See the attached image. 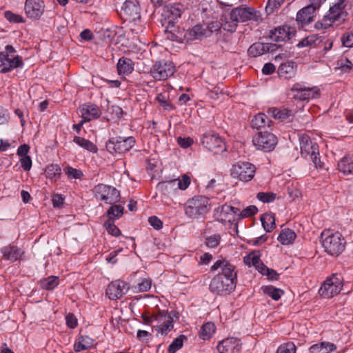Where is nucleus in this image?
Wrapping results in <instances>:
<instances>
[{
    "instance_id": "nucleus-1",
    "label": "nucleus",
    "mask_w": 353,
    "mask_h": 353,
    "mask_svg": "<svg viewBox=\"0 0 353 353\" xmlns=\"http://www.w3.org/2000/svg\"><path fill=\"white\" fill-rule=\"evenodd\" d=\"M347 0H336L323 18L316 23V28L326 29L343 23L347 16Z\"/></svg>"
},
{
    "instance_id": "nucleus-2",
    "label": "nucleus",
    "mask_w": 353,
    "mask_h": 353,
    "mask_svg": "<svg viewBox=\"0 0 353 353\" xmlns=\"http://www.w3.org/2000/svg\"><path fill=\"white\" fill-rule=\"evenodd\" d=\"M210 210V199L205 196H196L189 199L184 207L185 214L192 219H199Z\"/></svg>"
},
{
    "instance_id": "nucleus-3",
    "label": "nucleus",
    "mask_w": 353,
    "mask_h": 353,
    "mask_svg": "<svg viewBox=\"0 0 353 353\" xmlns=\"http://www.w3.org/2000/svg\"><path fill=\"white\" fill-rule=\"evenodd\" d=\"M321 236L322 246L328 254L336 256L344 250L345 241L340 232L323 231Z\"/></svg>"
},
{
    "instance_id": "nucleus-4",
    "label": "nucleus",
    "mask_w": 353,
    "mask_h": 353,
    "mask_svg": "<svg viewBox=\"0 0 353 353\" xmlns=\"http://www.w3.org/2000/svg\"><path fill=\"white\" fill-rule=\"evenodd\" d=\"M23 66V58L12 46H6L5 50L0 52L1 73L6 74Z\"/></svg>"
},
{
    "instance_id": "nucleus-5",
    "label": "nucleus",
    "mask_w": 353,
    "mask_h": 353,
    "mask_svg": "<svg viewBox=\"0 0 353 353\" xmlns=\"http://www.w3.org/2000/svg\"><path fill=\"white\" fill-rule=\"evenodd\" d=\"M299 141L301 155L305 159H310L315 168H321L322 164L320 160L318 144L313 142L307 134L301 135Z\"/></svg>"
},
{
    "instance_id": "nucleus-6",
    "label": "nucleus",
    "mask_w": 353,
    "mask_h": 353,
    "mask_svg": "<svg viewBox=\"0 0 353 353\" xmlns=\"http://www.w3.org/2000/svg\"><path fill=\"white\" fill-rule=\"evenodd\" d=\"M236 283L232 279H228L221 275L216 274L210 281V291L217 296H226L230 294L236 289Z\"/></svg>"
},
{
    "instance_id": "nucleus-7",
    "label": "nucleus",
    "mask_w": 353,
    "mask_h": 353,
    "mask_svg": "<svg viewBox=\"0 0 353 353\" xmlns=\"http://www.w3.org/2000/svg\"><path fill=\"white\" fill-rule=\"evenodd\" d=\"M94 197L106 204L112 205L120 201V192L114 187L99 183L93 188Z\"/></svg>"
},
{
    "instance_id": "nucleus-8",
    "label": "nucleus",
    "mask_w": 353,
    "mask_h": 353,
    "mask_svg": "<svg viewBox=\"0 0 353 353\" xmlns=\"http://www.w3.org/2000/svg\"><path fill=\"white\" fill-rule=\"evenodd\" d=\"M172 313V315L168 310H159L154 313V321L157 322L155 330L161 335H167L174 327L173 316L178 318L179 314L174 311Z\"/></svg>"
},
{
    "instance_id": "nucleus-9",
    "label": "nucleus",
    "mask_w": 353,
    "mask_h": 353,
    "mask_svg": "<svg viewBox=\"0 0 353 353\" xmlns=\"http://www.w3.org/2000/svg\"><path fill=\"white\" fill-rule=\"evenodd\" d=\"M134 143L135 139L133 137H111L106 143V148L111 154H122L130 151Z\"/></svg>"
},
{
    "instance_id": "nucleus-10",
    "label": "nucleus",
    "mask_w": 353,
    "mask_h": 353,
    "mask_svg": "<svg viewBox=\"0 0 353 353\" xmlns=\"http://www.w3.org/2000/svg\"><path fill=\"white\" fill-rule=\"evenodd\" d=\"M255 172V165L247 161H239L233 165L230 170L232 177L242 182L251 181L254 178Z\"/></svg>"
},
{
    "instance_id": "nucleus-11",
    "label": "nucleus",
    "mask_w": 353,
    "mask_h": 353,
    "mask_svg": "<svg viewBox=\"0 0 353 353\" xmlns=\"http://www.w3.org/2000/svg\"><path fill=\"white\" fill-rule=\"evenodd\" d=\"M201 142L204 148L215 154L221 153L226 150L223 139L214 131L204 133L201 137Z\"/></svg>"
},
{
    "instance_id": "nucleus-12",
    "label": "nucleus",
    "mask_w": 353,
    "mask_h": 353,
    "mask_svg": "<svg viewBox=\"0 0 353 353\" xmlns=\"http://www.w3.org/2000/svg\"><path fill=\"white\" fill-rule=\"evenodd\" d=\"M176 72V67L170 61H157L150 68V73L156 81H165Z\"/></svg>"
},
{
    "instance_id": "nucleus-13",
    "label": "nucleus",
    "mask_w": 353,
    "mask_h": 353,
    "mask_svg": "<svg viewBox=\"0 0 353 353\" xmlns=\"http://www.w3.org/2000/svg\"><path fill=\"white\" fill-rule=\"evenodd\" d=\"M342 287L341 279L336 274H332L327 277L321 285L319 293L321 296L330 299L337 295L342 290Z\"/></svg>"
},
{
    "instance_id": "nucleus-14",
    "label": "nucleus",
    "mask_w": 353,
    "mask_h": 353,
    "mask_svg": "<svg viewBox=\"0 0 353 353\" xmlns=\"http://www.w3.org/2000/svg\"><path fill=\"white\" fill-rule=\"evenodd\" d=\"M252 142L257 149L270 152L277 144V138L274 134L269 132H259L253 137Z\"/></svg>"
},
{
    "instance_id": "nucleus-15",
    "label": "nucleus",
    "mask_w": 353,
    "mask_h": 353,
    "mask_svg": "<svg viewBox=\"0 0 353 353\" xmlns=\"http://www.w3.org/2000/svg\"><path fill=\"white\" fill-rule=\"evenodd\" d=\"M230 19L239 22L250 20L259 21L260 13L251 7L240 6L232 10Z\"/></svg>"
},
{
    "instance_id": "nucleus-16",
    "label": "nucleus",
    "mask_w": 353,
    "mask_h": 353,
    "mask_svg": "<svg viewBox=\"0 0 353 353\" xmlns=\"http://www.w3.org/2000/svg\"><path fill=\"white\" fill-rule=\"evenodd\" d=\"M291 91L296 92L293 98L301 101H308L310 99L317 98L320 94V90L317 87H306L302 83H294L291 88Z\"/></svg>"
},
{
    "instance_id": "nucleus-17",
    "label": "nucleus",
    "mask_w": 353,
    "mask_h": 353,
    "mask_svg": "<svg viewBox=\"0 0 353 353\" xmlns=\"http://www.w3.org/2000/svg\"><path fill=\"white\" fill-rule=\"evenodd\" d=\"M218 269L221 270V273L218 274L228 279H232L237 283V272L236 267L228 260L222 259L216 261L210 268L211 271L214 272Z\"/></svg>"
},
{
    "instance_id": "nucleus-18",
    "label": "nucleus",
    "mask_w": 353,
    "mask_h": 353,
    "mask_svg": "<svg viewBox=\"0 0 353 353\" xmlns=\"http://www.w3.org/2000/svg\"><path fill=\"white\" fill-rule=\"evenodd\" d=\"M129 289L130 285L128 283L121 280H116L108 285L106 289V294L110 299L117 300L124 296Z\"/></svg>"
},
{
    "instance_id": "nucleus-19",
    "label": "nucleus",
    "mask_w": 353,
    "mask_h": 353,
    "mask_svg": "<svg viewBox=\"0 0 353 353\" xmlns=\"http://www.w3.org/2000/svg\"><path fill=\"white\" fill-rule=\"evenodd\" d=\"M294 36V29L286 26L271 30L268 35L270 40L274 42H287Z\"/></svg>"
},
{
    "instance_id": "nucleus-20",
    "label": "nucleus",
    "mask_w": 353,
    "mask_h": 353,
    "mask_svg": "<svg viewBox=\"0 0 353 353\" xmlns=\"http://www.w3.org/2000/svg\"><path fill=\"white\" fill-rule=\"evenodd\" d=\"M242 343L238 338L230 337L221 341L217 345V350L219 353H239Z\"/></svg>"
},
{
    "instance_id": "nucleus-21",
    "label": "nucleus",
    "mask_w": 353,
    "mask_h": 353,
    "mask_svg": "<svg viewBox=\"0 0 353 353\" xmlns=\"http://www.w3.org/2000/svg\"><path fill=\"white\" fill-rule=\"evenodd\" d=\"M239 208L224 204L221 207L219 219L224 225L232 224L236 221V217L239 218Z\"/></svg>"
},
{
    "instance_id": "nucleus-22",
    "label": "nucleus",
    "mask_w": 353,
    "mask_h": 353,
    "mask_svg": "<svg viewBox=\"0 0 353 353\" xmlns=\"http://www.w3.org/2000/svg\"><path fill=\"white\" fill-rule=\"evenodd\" d=\"M122 10L126 20L135 21L140 19V9L137 0H126Z\"/></svg>"
},
{
    "instance_id": "nucleus-23",
    "label": "nucleus",
    "mask_w": 353,
    "mask_h": 353,
    "mask_svg": "<svg viewBox=\"0 0 353 353\" xmlns=\"http://www.w3.org/2000/svg\"><path fill=\"white\" fill-rule=\"evenodd\" d=\"M183 12V6L181 4H168L163 8L162 17L168 24H173L179 19Z\"/></svg>"
},
{
    "instance_id": "nucleus-24",
    "label": "nucleus",
    "mask_w": 353,
    "mask_h": 353,
    "mask_svg": "<svg viewBox=\"0 0 353 353\" xmlns=\"http://www.w3.org/2000/svg\"><path fill=\"white\" fill-rule=\"evenodd\" d=\"M43 0H26L25 12L28 17L37 19L43 14Z\"/></svg>"
},
{
    "instance_id": "nucleus-25",
    "label": "nucleus",
    "mask_w": 353,
    "mask_h": 353,
    "mask_svg": "<svg viewBox=\"0 0 353 353\" xmlns=\"http://www.w3.org/2000/svg\"><path fill=\"white\" fill-rule=\"evenodd\" d=\"M79 113L82 119L86 122L98 119L101 112L99 108L92 103H84L79 108Z\"/></svg>"
},
{
    "instance_id": "nucleus-26",
    "label": "nucleus",
    "mask_w": 353,
    "mask_h": 353,
    "mask_svg": "<svg viewBox=\"0 0 353 353\" xmlns=\"http://www.w3.org/2000/svg\"><path fill=\"white\" fill-rule=\"evenodd\" d=\"M3 259L14 262L22 259L25 252L21 248L14 245H8L1 249Z\"/></svg>"
},
{
    "instance_id": "nucleus-27",
    "label": "nucleus",
    "mask_w": 353,
    "mask_h": 353,
    "mask_svg": "<svg viewBox=\"0 0 353 353\" xmlns=\"http://www.w3.org/2000/svg\"><path fill=\"white\" fill-rule=\"evenodd\" d=\"M281 46H250L248 54L251 57H257L264 54L269 53L274 55L280 48Z\"/></svg>"
},
{
    "instance_id": "nucleus-28",
    "label": "nucleus",
    "mask_w": 353,
    "mask_h": 353,
    "mask_svg": "<svg viewBox=\"0 0 353 353\" xmlns=\"http://www.w3.org/2000/svg\"><path fill=\"white\" fill-rule=\"evenodd\" d=\"M297 65L294 61H287L282 63L278 68L279 77L290 79L295 77Z\"/></svg>"
},
{
    "instance_id": "nucleus-29",
    "label": "nucleus",
    "mask_w": 353,
    "mask_h": 353,
    "mask_svg": "<svg viewBox=\"0 0 353 353\" xmlns=\"http://www.w3.org/2000/svg\"><path fill=\"white\" fill-rule=\"evenodd\" d=\"M336 350V345L331 342L323 341L312 345L309 348L310 353H331Z\"/></svg>"
},
{
    "instance_id": "nucleus-30",
    "label": "nucleus",
    "mask_w": 353,
    "mask_h": 353,
    "mask_svg": "<svg viewBox=\"0 0 353 353\" xmlns=\"http://www.w3.org/2000/svg\"><path fill=\"white\" fill-rule=\"evenodd\" d=\"M134 63L131 59L121 57L119 59L117 68L119 75H129L134 70Z\"/></svg>"
},
{
    "instance_id": "nucleus-31",
    "label": "nucleus",
    "mask_w": 353,
    "mask_h": 353,
    "mask_svg": "<svg viewBox=\"0 0 353 353\" xmlns=\"http://www.w3.org/2000/svg\"><path fill=\"white\" fill-rule=\"evenodd\" d=\"M314 12V8L308 5L297 12L296 20L302 26L309 23L313 21Z\"/></svg>"
},
{
    "instance_id": "nucleus-32",
    "label": "nucleus",
    "mask_w": 353,
    "mask_h": 353,
    "mask_svg": "<svg viewBox=\"0 0 353 353\" xmlns=\"http://www.w3.org/2000/svg\"><path fill=\"white\" fill-rule=\"evenodd\" d=\"M94 343V339L88 336H79L75 341L74 344V350L76 352L87 350L90 349Z\"/></svg>"
},
{
    "instance_id": "nucleus-33",
    "label": "nucleus",
    "mask_w": 353,
    "mask_h": 353,
    "mask_svg": "<svg viewBox=\"0 0 353 353\" xmlns=\"http://www.w3.org/2000/svg\"><path fill=\"white\" fill-rule=\"evenodd\" d=\"M338 169L345 175L353 174V155L343 157L338 163Z\"/></svg>"
},
{
    "instance_id": "nucleus-34",
    "label": "nucleus",
    "mask_w": 353,
    "mask_h": 353,
    "mask_svg": "<svg viewBox=\"0 0 353 353\" xmlns=\"http://www.w3.org/2000/svg\"><path fill=\"white\" fill-rule=\"evenodd\" d=\"M203 36H208V32L203 26L197 25L188 30L184 37L187 41L199 39Z\"/></svg>"
},
{
    "instance_id": "nucleus-35",
    "label": "nucleus",
    "mask_w": 353,
    "mask_h": 353,
    "mask_svg": "<svg viewBox=\"0 0 353 353\" xmlns=\"http://www.w3.org/2000/svg\"><path fill=\"white\" fill-rule=\"evenodd\" d=\"M296 237V233L291 229L286 228L281 231L277 240L284 245L292 244Z\"/></svg>"
},
{
    "instance_id": "nucleus-36",
    "label": "nucleus",
    "mask_w": 353,
    "mask_h": 353,
    "mask_svg": "<svg viewBox=\"0 0 353 353\" xmlns=\"http://www.w3.org/2000/svg\"><path fill=\"white\" fill-rule=\"evenodd\" d=\"M271 123L272 121L266 114L259 113L252 119L251 125L253 128L261 129L265 128L266 125L270 127Z\"/></svg>"
},
{
    "instance_id": "nucleus-37",
    "label": "nucleus",
    "mask_w": 353,
    "mask_h": 353,
    "mask_svg": "<svg viewBox=\"0 0 353 353\" xmlns=\"http://www.w3.org/2000/svg\"><path fill=\"white\" fill-rule=\"evenodd\" d=\"M59 284V278L57 276H50L42 279L39 281L41 289L46 290H53Z\"/></svg>"
},
{
    "instance_id": "nucleus-38",
    "label": "nucleus",
    "mask_w": 353,
    "mask_h": 353,
    "mask_svg": "<svg viewBox=\"0 0 353 353\" xmlns=\"http://www.w3.org/2000/svg\"><path fill=\"white\" fill-rule=\"evenodd\" d=\"M123 212L124 207L123 205H117L116 203L111 205L106 212L108 220L115 221V220L120 219L123 216Z\"/></svg>"
},
{
    "instance_id": "nucleus-39",
    "label": "nucleus",
    "mask_w": 353,
    "mask_h": 353,
    "mask_svg": "<svg viewBox=\"0 0 353 353\" xmlns=\"http://www.w3.org/2000/svg\"><path fill=\"white\" fill-rule=\"evenodd\" d=\"M73 141L81 148L90 152L97 153L98 151L97 147L92 141L83 137L75 136L73 139Z\"/></svg>"
},
{
    "instance_id": "nucleus-40",
    "label": "nucleus",
    "mask_w": 353,
    "mask_h": 353,
    "mask_svg": "<svg viewBox=\"0 0 353 353\" xmlns=\"http://www.w3.org/2000/svg\"><path fill=\"white\" fill-rule=\"evenodd\" d=\"M261 290L263 294L271 297L274 301L279 300L284 294L281 289L276 288L272 285L263 286Z\"/></svg>"
},
{
    "instance_id": "nucleus-41",
    "label": "nucleus",
    "mask_w": 353,
    "mask_h": 353,
    "mask_svg": "<svg viewBox=\"0 0 353 353\" xmlns=\"http://www.w3.org/2000/svg\"><path fill=\"white\" fill-rule=\"evenodd\" d=\"M216 327L212 322H207L201 328L199 336L203 340H209L214 334Z\"/></svg>"
},
{
    "instance_id": "nucleus-42",
    "label": "nucleus",
    "mask_w": 353,
    "mask_h": 353,
    "mask_svg": "<svg viewBox=\"0 0 353 353\" xmlns=\"http://www.w3.org/2000/svg\"><path fill=\"white\" fill-rule=\"evenodd\" d=\"M179 31L173 24H168L165 30V37L168 40L172 42H183L179 37Z\"/></svg>"
},
{
    "instance_id": "nucleus-43",
    "label": "nucleus",
    "mask_w": 353,
    "mask_h": 353,
    "mask_svg": "<svg viewBox=\"0 0 353 353\" xmlns=\"http://www.w3.org/2000/svg\"><path fill=\"white\" fill-rule=\"evenodd\" d=\"M263 228L267 232H270L275 227L274 216L271 214H264L261 216Z\"/></svg>"
},
{
    "instance_id": "nucleus-44",
    "label": "nucleus",
    "mask_w": 353,
    "mask_h": 353,
    "mask_svg": "<svg viewBox=\"0 0 353 353\" xmlns=\"http://www.w3.org/2000/svg\"><path fill=\"white\" fill-rule=\"evenodd\" d=\"M105 42L108 43V42H110V43H114V44H117L119 43H132V44H136L137 42H140V43H145V41L143 40V38L141 37V36H137V35H135L134 33H128V38L127 39H125V37L120 39H115V40H110V41H105Z\"/></svg>"
},
{
    "instance_id": "nucleus-45",
    "label": "nucleus",
    "mask_w": 353,
    "mask_h": 353,
    "mask_svg": "<svg viewBox=\"0 0 353 353\" xmlns=\"http://www.w3.org/2000/svg\"><path fill=\"white\" fill-rule=\"evenodd\" d=\"M268 114H270L272 117L275 119H285L288 118L291 114L292 111L288 109H278L276 108H270L268 111Z\"/></svg>"
},
{
    "instance_id": "nucleus-46",
    "label": "nucleus",
    "mask_w": 353,
    "mask_h": 353,
    "mask_svg": "<svg viewBox=\"0 0 353 353\" xmlns=\"http://www.w3.org/2000/svg\"><path fill=\"white\" fill-rule=\"evenodd\" d=\"M45 174L47 178L51 179L54 178H59L61 174V168L57 164L49 165L45 170Z\"/></svg>"
},
{
    "instance_id": "nucleus-47",
    "label": "nucleus",
    "mask_w": 353,
    "mask_h": 353,
    "mask_svg": "<svg viewBox=\"0 0 353 353\" xmlns=\"http://www.w3.org/2000/svg\"><path fill=\"white\" fill-rule=\"evenodd\" d=\"M156 99L159 103L160 105L165 110H172L174 107L170 101L168 96L165 93L158 94Z\"/></svg>"
},
{
    "instance_id": "nucleus-48",
    "label": "nucleus",
    "mask_w": 353,
    "mask_h": 353,
    "mask_svg": "<svg viewBox=\"0 0 353 353\" xmlns=\"http://www.w3.org/2000/svg\"><path fill=\"white\" fill-rule=\"evenodd\" d=\"M186 339V336L184 335H180L176 338L169 345L168 351L169 353H176L179 350L183 345V341Z\"/></svg>"
},
{
    "instance_id": "nucleus-49",
    "label": "nucleus",
    "mask_w": 353,
    "mask_h": 353,
    "mask_svg": "<svg viewBox=\"0 0 353 353\" xmlns=\"http://www.w3.org/2000/svg\"><path fill=\"white\" fill-rule=\"evenodd\" d=\"M128 49L125 51V54L131 57L132 59H141L145 50H142L139 46H128Z\"/></svg>"
},
{
    "instance_id": "nucleus-50",
    "label": "nucleus",
    "mask_w": 353,
    "mask_h": 353,
    "mask_svg": "<svg viewBox=\"0 0 353 353\" xmlns=\"http://www.w3.org/2000/svg\"><path fill=\"white\" fill-rule=\"evenodd\" d=\"M152 286V280L149 278L143 279L136 286H134V292H145L148 291Z\"/></svg>"
},
{
    "instance_id": "nucleus-51",
    "label": "nucleus",
    "mask_w": 353,
    "mask_h": 353,
    "mask_svg": "<svg viewBox=\"0 0 353 353\" xmlns=\"http://www.w3.org/2000/svg\"><path fill=\"white\" fill-rule=\"evenodd\" d=\"M176 184H177V180L174 179V180H171L169 181H163V182L159 183L158 186L161 189L164 190L168 194H170L172 192L178 190Z\"/></svg>"
},
{
    "instance_id": "nucleus-52",
    "label": "nucleus",
    "mask_w": 353,
    "mask_h": 353,
    "mask_svg": "<svg viewBox=\"0 0 353 353\" xmlns=\"http://www.w3.org/2000/svg\"><path fill=\"white\" fill-rule=\"evenodd\" d=\"M353 64L347 58L341 59L337 62L336 70H339L341 72H349L352 68Z\"/></svg>"
},
{
    "instance_id": "nucleus-53",
    "label": "nucleus",
    "mask_w": 353,
    "mask_h": 353,
    "mask_svg": "<svg viewBox=\"0 0 353 353\" xmlns=\"http://www.w3.org/2000/svg\"><path fill=\"white\" fill-rule=\"evenodd\" d=\"M104 227L105 228L108 234L114 236H119L121 234V230L117 228L114 221L112 220H107L104 223Z\"/></svg>"
},
{
    "instance_id": "nucleus-54",
    "label": "nucleus",
    "mask_w": 353,
    "mask_h": 353,
    "mask_svg": "<svg viewBox=\"0 0 353 353\" xmlns=\"http://www.w3.org/2000/svg\"><path fill=\"white\" fill-rule=\"evenodd\" d=\"M238 22L230 19V15L229 17H225L221 23L223 29L227 32H234L237 27Z\"/></svg>"
},
{
    "instance_id": "nucleus-55",
    "label": "nucleus",
    "mask_w": 353,
    "mask_h": 353,
    "mask_svg": "<svg viewBox=\"0 0 353 353\" xmlns=\"http://www.w3.org/2000/svg\"><path fill=\"white\" fill-rule=\"evenodd\" d=\"M221 241V235L214 234L205 238V244L209 248H215Z\"/></svg>"
},
{
    "instance_id": "nucleus-56",
    "label": "nucleus",
    "mask_w": 353,
    "mask_h": 353,
    "mask_svg": "<svg viewBox=\"0 0 353 353\" xmlns=\"http://www.w3.org/2000/svg\"><path fill=\"white\" fill-rule=\"evenodd\" d=\"M79 41L85 42H97L96 35L94 34L89 29H85L79 34Z\"/></svg>"
},
{
    "instance_id": "nucleus-57",
    "label": "nucleus",
    "mask_w": 353,
    "mask_h": 353,
    "mask_svg": "<svg viewBox=\"0 0 353 353\" xmlns=\"http://www.w3.org/2000/svg\"><path fill=\"white\" fill-rule=\"evenodd\" d=\"M260 261V256L255 252H251L244 256L243 261L249 267L255 266Z\"/></svg>"
},
{
    "instance_id": "nucleus-58",
    "label": "nucleus",
    "mask_w": 353,
    "mask_h": 353,
    "mask_svg": "<svg viewBox=\"0 0 353 353\" xmlns=\"http://www.w3.org/2000/svg\"><path fill=\"white\" fill-rule=\"evenodd\" d=\"M296 345L293 342H288L279 346L276 353H295Z\"/></svg>"
},
{
    "instance_id": "nucleus-59",
    "label": "nucleus",
    "mask_w": 353,
    "mask_h": 353,
    "mask_svg": "<svg viewBox=\"0 0 353 353\" xmlns=\"http://www.w3.org/2000/svg\"><path fill=\"white\" fill-rule=\"evenodd\" d=\"M282 46L279 47V50L274 54V55H271L272 58L274 59L276 61H280L286 58H290L292 57L293 52L291 50H283L282 49Z\"/></svg>"
},
{
    "instance_id": "nucleus-60",
    "label": "nucleus",
    "mask_w": 353,
    "mask_h": 353,
    "mask_svg": "<svg viewBox=\"0 0 353 353\" xmlns=\"http://www.w3.org/2000/svg\"><path fill=\"white\" fill-rule=\"evenodd\" d=\"M276 194L274 192H259L256 198L263 203H270L275 200Z\"/></svg>"
},
{
    "instance_id": "nucleus-61",
    "label": "nucleus",
    "mask_w": 353,
    "mask_h": 353,
    "mask_svg": "<svg viewBox=\"0 0 353 353\" xmlns=\"http://www.w3.org/2000/svg\"><path fill=\"white\" fill-rule=\"evenodd\" d=\"M258 209L255 205H249L242 211L239 210V219H243L256 214Z\"/></svg>"
},
{
    "instance_id": "nucleus-62",
    "label": "nucleus",
    "mask_w": 353,
    "mask_h": 353,
    "mask_svg": "<svg viewBox=\"0 0 353 353\" xmlns=\"http://www.w3.org/2000/svg\"><path fill=\"white\" fill-rule=\"evenodd\" d=\"M178 189L185 190L190 184V178L187 174H183L181 179H176Z\"/></svg>"
},
{
    "instance_id": "nucleus-63",
    "label": "nucleus",
    "mask_w": 353,
    "mask_h": 353,
    "mask_svg": "<svg viewBox=\"0 0 353 353\" xmlns=\"http://www.w3.org/2000/svg\"><path fill=\"white\" fill-rule=\"evenodd\" d=\"M284 1L285 0H268V5L265 8L266 12L268 14L272 13L274 9L280 7Z\"/></svg>"
},
{
    "instance_id": "nucleus-64",
    "label": "nucleus",
    "mask_w": 353,
    "mask_h": 353,
    "mask_svg": "<svg viewBox=\"0 0 353 353\" xmlns=\"http://www.w3.org/2000/svg\"><path fill=\"white\" fill-rule=\"evenodd\" d=\"M64 172L69 178L71 179H79L82 176L81 170L73 168L70 166H68L64 169Z\"/></svg>"
}]
</instances>
